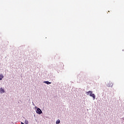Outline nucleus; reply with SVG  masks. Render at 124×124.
<instances>
[{
  "label": "nucleus",
  "instance_id": "f257e3e1",
  "mask_svg": "<svg viewBox=\"0 0 124 124\" xmlns=\"http://www.w3.org/2000/svg\"><path fill=\"white\" fill-rule=\"evenodd\" d=\"M89 93H90L91 94H90V96H92V97H93V99H95V95L93 93V91H89Z\"/></svg>",
  "mask_w": 124,
  "mask_h": 124
},
{
  "label": "nucleus",
  "instance_id": "f03ea898",
  "mask_svg": "<svg viewBox=\"0 0 124 124\" xmlns=\"http://www.w3.org/2000/svg\"><path fill=\"white\" fill-rule=\"evenodd\" d=\"M36 113L37 114H42V110H41V109H40V108H37V110H36Z\"/></svg>",
  "mask_w": 124,
  "mask_h": 124
},
{
  "label": "nucleus",
  "instance_id": "7ed1b4c3",
  "mask_svg": "<svg viewBox=\"0 0 124 124\" xmlns=\"http://www.w3.org/2000/svg\"><path fill=\"white\" fill-rule=\"evenodd\" d=\"M5 93L4 89H2V88H0V93Z\"/></svg>",
  "mask_w": 124,
  "mask_h": 124
},
{
  "label": "nucleus",
  "instance_id": "20e7f679",
  "mask_svg": "<svg viewBox=\"0 0 124 124\" xmlns=\"http://www.w3.org/2000/svg\"><path fill=\"white\" fill-rule=\"evenodd\" d=\"M108 87H113V83L109 82L108 84Z\"/></svg>",
  "mask_w": 124,
  "mask_h": 124
},
{
  "label": "nucleus",
  "instance_id": "39448f33",
  "mask_svg": "<svg viewBox=\"0 0 124 124\" xmlns=\"http://www.w3.org/2000/svg\"><path fill=\"white\" fill-rule=\"evenodd\" d=\"M3 76L2 74L0 75V80H2V78H3Z\"/></svg>",
  "mask_w": 124,
  "mask_h": 124
},
{
  "label": "nucleus",
  "instance_id": "423d86ee",
  "mask_svg": "<svg viewBox=\"0 0 124 124\" xmlns=\"http://www.w3.org/2000/svg\"><path fill=\"white\" fill-rule=\"evenodd\" d=\"M44 83H46V84H47V85H49V84H51V82H49L48 81H45Z\"/></svg>",
  "mask_w": 124,
  "mask_h": 124
},
{
  "label": "nucleus",
  "instance_id": "0eeeda50",
  "mask_svg": "<svg viewBox=\"0 0 124 124\" xmlns=\"http://www.w3.org/2000/svg\"><path fill=\"white\" fill-rule=\"evenodd\" d=\"M60 123H61V120H58L56 121V124H60Z\"/></svg>",
  "mask_w": 124,
  "mask_h": 124
},
{
  "label": "nucleus",
  "instance_id": "6e6552de",
  "mask_svg": "<svg viewBox=\"0 0 124 124\" xmlns=\"http://www.w3.org/2000/svg\"><path fill=\"white\" fill-rule=\"evenodd\" d=\"M25 124H29V121H28V120H26L25 121Z\"/></svg>",
  "mask_w": 124,
  "mask_h": 124
},
{
  "label": "nucleus",
  "instance_id": "1a4fd4ad",
  "mask_svg": "<svg viewBox=\"0 0 124 124\" xmlns=\"http://www.w3.org/2000/svg\"><path fill=\"white\" fill-rule=\"evenodd\" d=\"M86 94L87 95H90V94H91V93H89V91H88V92H86Z\"/></svg>",
  "mask_w": 124,
  "mask_h": 124
},
{
  "label": "nucleus",
  "instance_id": "9d476101",
  "mask_svg": "<svg viewBox=\"0 0 124 124\" xmlns=\"http://www.w3.org/2000/svg\"><path fill=\"white\" fill-rule=\"evenodd\" d=\"M21 124H24V123L23 122H21Z\"/></svg>",
  "mask_w": 124,
  "mask_h": 124
}]
</instances>
